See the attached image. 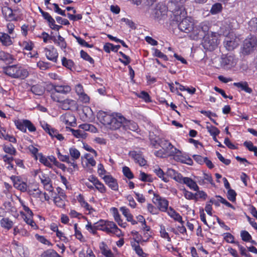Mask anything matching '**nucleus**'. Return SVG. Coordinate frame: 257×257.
Returning <instances> with one entry per match:
<instances>
[{
	"label": "nucleus",
	"mask_w": 257,
	"mask_h": 257,
	"mask_svg": "<svg viewBox=\"0 0 257 257\" xmlns=\"http://www.w3.org/2000/svg\"><path fill=\"white\" fill-rule=\"evenodd\" d=\"M3 72L12 78L24 79L29 76L28 70L20 65H12L4 67Z\"/></svg>",
	"instance_id": "1"
},
{
	"label": "nucleus",
	"mask_w": 257,
	"mask_h": 257,
	"mask_svg": "<svg viewBox=\"0 0 257 257\" xmlns=\"http://www.w3.org/2000/svg\"><path fill=\"white\" fill-rule=\"evenodd\" d=\"M97 227L98 230L105 232L108 234H114L118 237L122 235L121 230L112 221L100 219L97 222Z\"/></svg>",
	"instance_id": "2"
},
{
	"label": "nucleus",
	"mask_w": 257,
	"mask_h": 257,
	"mask_svg": "<svg viewBox=\"0 0 257 257\" xmlns=\"http://www.w3.org/2000/svg\"><path fill=\"white\" fill-rule=\"evenodd\" d=\"M132 234L133 235V240L131 241V244L132 248L135 251L136 253L140 256L146 257V254L143 251L142 248L140 245V243L143 242H146L148 240L151 236L149 233H147V238H143L140 236L137 231L133 230L131 232Z\"/></svg>",
	"instance_id": "3"
},
{
	"label": "nucleus",
	"mask_w": 257,
	"mask_h": 257,
	"mask_svg": "<svg viewBox=\"0 0 257 257\" xmlns=\"http://www.w3.org/2000/svg\"><path fill=\"white\" fill-rule=\"evenodd\" d=\"M186 0H171L170 7L174 13V20L176 22H179L181 17H184L186 15L187 13L183 7V5Z\"/></svg>",
	"instance_id": "4"
},
{
	"label": "nucleus",
	"mask_w": 257,
	"mask_h": 257,
	"mask_svg": "<svg viewBox=\"0 0 257 257\" xmlns=\"http://www.w3.org/2000/svg\"><path fill=\"white\" fill-rule=\"evenodd\" d=\"M38 159L37 160L45 167L53 169L54 166L62 169L64 168V165L60 163L56 159V157L53 155L46 156L42 153L39 154Z\"/></svg>",
	"instance_id": "5"
},
{
	"label": "nucleus",
	"mask_w": 257,
	"mask_h": 257,
	"mask_svg": "<svg viewBox=\"0 0 257 257\" xmlns=\"http://www.w3.org/2000/svg\"><path fill=\"white\" fill-rule=\"evenodd\" d=\"M202 43L204 48L209 51L213 50L218 44V34L216 33L210 32L203 37Z\"/></svg>",
	"instance_id": "6"
},
{
	"label": "nucleus",
	"mask_w": 257,
	"mask_h": 257,
	"mask_svg": "<svg viewBox=\"0 0 257 257\" xmlns=\"http://www.w3.org/2000/svg\"><path fill=\"white\" fill-rule=\"evenodd\" d=\"M240 42V39L239 37L233 33H229L224 39V45L227 50L231 51L236 48Z\"/></svg>",
	"instance_id": "7"
},
{
	"label": "nucleus",
	"mask_w": 257,
	"mask_h": 257,
	"mask_svg": "<svg viewBox=\"0 0 257 257\" xmlns=\"http://www.w3.org/2000/svg\"><path fill=\"white\" fill-rule=\"evenodd\" d=\"M179 23L178 24L179 29L182 32L185 33H189L191 31L194 26L193 20L191 17H187L186 16L181 17V19L177 22Z\"/></svg>",
	"instance_id": "8"
},
{
	"label": "nucleus",
	"mask_w": 257,
	"mask_h": 257,
	"mask_svg": "<svg viewBox=\"0 0 257 257\" xmlns=\"http://www.w3.org/2000/svg\"><path fill=\"white\" fill-rule=\"evenodd\" d=\"M152 201L160 211L167 212L169 208V201L165 198L162 197L158 194H154Z\"/></svg>",
	"instance_id": "9"
},
{
	"label": "nucleus",
	"mask_w": 257,
	"mask_h": 257,
	"mask_svg": "<svg viewBox=\"0 0 257 257\" xmlns=\"http://www.w3.org/2000/svg\"><path fill=\"white\" fill-rule=\"evenodd\" d=\"M256 46V38L252 36H249L243 42L242 52L245 54H248L253 51Z\"/></svg>",
	"instance_id": "10"
},
{
	"label": "nucleus",
	"mask_w": 257,
	"mask_h": 257,
	"mask_svg": "<svg viewBox=\"0 0 257 257\" xmlns=\"http://www.w3.org/2000/svg\"><path fill=\"white\" fill-rule=\"evenodd\" d=\"M125 122V118L120 113H113L112 120L108 127L110 129L115 130L123 126Z\"/></svg>",
	"instance_id": "11"
},
{
	"label": "nucleus",
	"mask_w": 257,
	"mask_h": 257,
	"mask_svg": "<svg viewBox=\"0 0 257 257\" xmlns=\"http://www.w3.org/2000/svg\"><path fill=\"white\" fill-rule=\"evenodd\" d=\"M13 182L14 187L22 192H25L27 189V184L22 181L21 178L18 176L12 175L10 177Z\"/></svg>",
	"instance_id": "12"
},
{
	"label": "nucleus",
	"mask_w": 257,
	"mask_h": 257,
	"mask_svg": "<svg viewBox=\"0 0 257 257\" xmlns=\"http://www.w3.org/2000/svg\"><path fill=\"white\" fill-rule=\"evenodd\" d=\"M45 55L47 59L53 62L57 63L58 53L53 46H49L44 49Z\"/></svg>",
	"instance_id": "13"
},
{
	"label": "nucleus",
	"mask_w": 257,
	"mask_h": 257,
	"mask_svg": "<svg viewBox=\"0 0 257 257\" xmlns=\"http://www.w3.org/2000/svg\"><path fill=\"white\" fill-rule=\"evenodd\" d=\"M167 8L163 4H158L153 11V16L155 19L161 20L166 16Z\"/></svg>",
	"instance_id": "14"
},
{
	"label": "nucleus",
	"mask_w": 257,
	"mask_h": 257,
	"mask_svg": "<svg viewBox=\"0 0 257 257\" xmlns=\"http://www.w3.org/2000/svg\"><path fill=\"white\" fill-rule=\"evenodd\" d=\"M75 91L78 96L79 100L83 103H88L90 98L88 95L84 92L83 86L79 83L75 85Z\"/></svg>",
	"instance_id": "15"
},
{
	"label": "nucleus",
	"mask_w": 257,
	"mask_h": 257,
	"mask_svg": "<svg viewBox=\"0 0 257 257\" xmlns=\"http://www.w3.org/2000/svg\"><path fill=\"white\" fill-rule=\"evenodd\" d=\"M112 116L113 113H109L103 111H99L97 114V117L99 121L107 127L112 120Z\"/></svg>",
	"instance_id": "16"
},
{
	"label": "nucleus",
	"mask_w": 257,
	"mask_h": 257,
	"mask_svg": "<svg viewBox=\"0 0 257 257\" xmlns=\"http://www.w3.org/2000/svg\"><path fill=\"white\" fill-rule=\"evenodd\" d=\"M13 234L15 236L19 235L21 237H29L30 233L27 229L26 225L19 224L14 227Z\"/></svg>",
	"instance_id": "17"
},
{
	"label": "nucleus",
	"mask_w": 257,
	"mask_h": 257,
	"mask_svg": "<svg viewBox=\"0 0 257 257\" xmlns=\"http://www.w3.org/2000/svg\"><path fill=\"white\" fill-rule=\"evenodd\" d=\"M236 60L233 55H228L222 58L221 65L225 69H230L236 64Z\"/></svg>",
	"instance_id": "18"
},
{
	"label": "nucleus",
	"mask_w": 257,
	"mask_h": 257,
	"mask_svg": "<svg viewBox=\"0 0 257 257\" xmlns=\"http://www.w3.org/2000/svg\"><path fill=\"white\" fill-rule=\"evenodd\" d=\"M39 179L45 189L49 192H52L53 190L51 179L47 174L44 173H41L40 174Z\"/></svg>",
	"instance_id": "19"
},
{
	"label": "nucleus",
	"mask_w": 257,
	"mask_h": 257,
	"mask_svg": "<svg viewBox=\"0 0 257 257\" xmlns=\"http://www.w3.org/2000/svg\"><path fill=\"white\" fill-rule=\"evenodd\" d=\"M173 159L178 162L189 165H192L193 164L192 160L187 155L183 154L179 150H178V152L175 154Z\"/></svg>",
	"instance_id": "20"
},
{
	"label": "nucleus",
	"mask_w": 257,
	"mask_h": 257,
	"mask_svg": "<svg viewBox=\"0 0 257 257\" xmlns=\"http://www.w3.org/2000/svg\"><path fill=\"white\" fill-rule=\"evenodd\" d=\"M129 156L133 159L135 162L141 166H144L146 164V161L143 158L140 152L132 151L129 153Z\"/></svg>",
	"instance_id": "21"
},
{
	"label": "nucleus",
	"mask_w": 257,
	"mask_h": 257,
	"mask_svg": "<svg viewBox=\"0 0 257 257\" xmlns=\"http://www.w3.org/2000/svg\"><path fill=\"white\" fill-rule=\"evenodd\" d=\"M103 180L105 182V184L107 185L112 190H118V185L117 181L111 176H104L103 177Z\"/></svg>",
	"instance_id": "22"
},
{
	"label": "nucleus",
	"mask_w": 257,
	"mask_h": 257,
	"mask_svg": "<svg viewBox=\"0 0 257 257\" xmlns=\"http://www.w3.org/2000/svg\"><path fill=\"white\" fill-rule=\"evenodd\" d=\"M180 183H183L188 187L190 189L194 191H198L199 189L196 182L189 177H184L182 176Z\"/></svg>",
	"instance_id": "23"
},
{
	"label": "nucleus",
	"mask_w": 257,
	"mask_h": 257,
	"mask_svg": "<svg viewBox=\"0 0 257 257\" xmlns=\"http://www.w3.org/2000/svg\"><path fill=\"white\" fill-rule=\"evenodd\" d=\"M66 196L63 192H59L58 195L54 198V202L55 205L60 208H63L65 206V200Z\"/></svg>",
	"instance_id": "24"
},
{
	"label": "nucleus",
	"mask_w": 257,
	"mask_h": 257,
	"mask_svg": "<svg viewBox=\"0 0 257 257\" xmlns=\"http://www.w3.org/2000/svg\"><path fill=\"white\" fill-rule=\"evenodd\" d=\"M61 121L66 125L73 126L75 123L76 119L75 116L69 113H66L62 115L60 117Z\"/></svg>",
	"instance_id": "25"
},
{
	"label": "nucleus",
	"mask_w": 257,
	"mask_h": 257,
	"mask_svg": "<svg viewBox=\"0 0 257 257\" xmlns=\"http://www.w3.org/2000/svg\"><path fill=\"white\" fill-rule=\"evenodd\" d=\"M0 43L2 46L9 47L13 44V42L11 36L7 33L0 32Z\"/></svg>",
	"instance_id": "26"
},
{
	"label": "nucleus",
	"mask_w": 257,
	"mask_h": 257,
	"mask_svg": "<svg viewBox=\"0 0 257 257\" xmlns=\"http://www.w3.org/2000/svg\"><path fill=\"white\" fill-rule=\"evenodd\" d=\"M52 89L58 93L67 94L71 90V87L68 85H52Z\"/></svg>",
	"instance_id": "27"
},
{
	"label": "nucleus",
	"mask_w": 257,
	"mask_h": 257,
	"mask_svg": "<svg viewBox=\"0 0 257 257\" xmlns=\"http://www.w3.org/2000/svg\"><path fill=\"white\" fill-rule=\"evenodd\" d=\"M166 175L168 178L170 177L179 183L181 181V179L183 176L180 173H179L178 172L171 168H168L167 169L166 172Z\"/></svg>",
	"instance_id": "28"
},
{
	"label": "nucleus",
	"mask_w": 257,
	"mask_h": 257,
	"mask_svg": "<svg viewBox=\"0 0 257 257\" xmlns=\"http://www.w3.org/2000/svg\"><path fill=\"white\" fill-rule=\"evenodd\" d=\"M168 215L175 221H178L181 224L184 223L182 216L177 212L172 207H170L167 212Z\"/></svg>",
	"instance_id": "29"
},
{
	"label": "nucleus",
	"mask_w": 257,
	"mask_h": 257,
	"mask_svg": "<svg viewBox=\"0 0 257 257\" xmlns=\"http://www.w3.org/2000/svg\"><path fill=\"white\" fill-rule=\"evenodd\" d=\"M99 247L101 253L105 257H114L113 253L104 242H100Z\"/></svg>",
	"instance_id": "30"
},
{
	"label": "nucleus",
	"mask_w": 257,
	"mask_h": 257,
	"mask_svg": "<svg viewBox=\"0 0 257 257\" xmlns=\"http://www.w3.org/2000/svg\"><path fill=\"white\" fill-rule=\"evenodd\" d=\"M190 38L191 39L197 40L199 39H201L203 37L202 34L201 33V30L199 29L198 26L194 27L190 32L189 35Z\"/></svg>",
	"instance_id": "31"
},
{
	"label": "nucleus",
	"mask_w": 257,
	"mask_h": 257,
	"mask_svg": "<svg viewBox=\"0 0 257 257\" xmlns=\"http://www.w3.org/2000/svg\"><path fill=\"white\" fill-rule=\"evenodd\" d=\"M233 85L247 93H251L252 92V89L248 87V83L245 81L235 82L233 83Z\"/></svg>",
	"instance_id": "32"
},
{
	"label": "nucleus",
	"mask_w": 257,
	"mask_h": 257,
	"mask_svg": "<svg viewBox=\"0 0 257 257\" xmlns=\"http://www.w3.org/2000/svg\"><path fill=\"white\" fill-rule=\"evenodd\" d=\"M123 127L126 130H130L135 132L138 130L139 127L136 122L131 120H127L125 118V122L123 123Z\"/></svg>",
	"instance_id": "33"
},
{
	"label": "nucleus",
	"mask_w": 257,
	"mask_h": 257,
	"mask_svg": "<svg viewBox=\"0 0 257 257\" xmlns=\"http://www.w3.org/2000/svg\"><path fill=\"white\" fill-rule=\"evenodd\" d=\"M26 121L27 119H17L14 121L15 124L18 130L23 133H26Z\"/></svg>",
	"instance_id": "34"
},
{
	"label": "nucleus",
	"mask_w": 257,
	"mask_h": 257,
	"mask_svg": "<svg viewBox=\"0 0 257 257\" xmlns=\"http://www.w3.org/2000/svg\"><path fill=\"white\" fill-rule=\"evenodd\" d=\"M14 60V57L11 54L3 51H0V60L6 62L12 63Z\"/></svg>",
	"instance_id": "35"
},
{
	"label": "nucleus",
	"mask_w": 257,
	"mask_h": 257,
	"mask_svg": "<svg viewBox=\"0 0 257 257\" xmlns=\"http://www.w3.org/2000/svg\"><path fill=\"white\" fill-rule=\"evenodd\" d=\"M154 172L156 175L161 178L164 182H168L169 181V178H168L166 173L159 167H157L154 170Z\"/></svg>",
	"instance_id": "36"
},
{
	"label": "nucleus",
	"mask_w": 257,
	"mask_h": 257,
	"mask_svg": "<svg viewBox=\"0 0 257 257\" xmlns=\"http://www.w3.org/2000/svg\"><path fill=\"white\" fill-rule=\"evenodd\" d=\"M70 131L76 138L84 139L87 137V134L81 130H75L73 128H70Z\"/></svg>",
	"instance_id": "37"
},
{
	"label": "nucleus",
	"mask_w": 257,
	"mask_h": 257,
	"mask_svg": "<svg viewBox=\"0 0 257 257\" xmlns=\"http://www.w3.org/2000/svg\"><path fill=\"white\" fill-rule=\"evenodd\" d=\"M79 257H95L92 249L89 247L83 248L79 253Z\"/></svg>",
	"instance_id": "38"
},
{
	"label": "nucleus",
	"mask_w": 257,
	"mask_h": 257,
	"mask_svg": "<svg viewBox=\"0 0 257 257\" xmlns=\"http://www.w3.org/2000/svg\"><path fill=\"white\" fill-rule=\"evenodd\" d=\"M1 225L3 228L9 230L13 227L14 223L8 218H3L1 220Z\"/></svg>",
	"instance_id": "39"
},
{
	"label": "nucleus",
	"mask_w": 257,
	"mask_h": 257,
	"mask_svg": "<svg viewBox=\"0 0 257 257\" xmlns=\"http://www.w3.org/2000/svg\"><path fill=\"white\" fill-rule=\"evenodd\" d=\"M69 155L72 160L74 161L78 160L80 156V153L78 150L74 147H71L69 149Z\"/></svg>",
	"instance_id": "40"
},
{
	"label": "nucleus",
	"mask_w": 257,
	"mask_h": 257,
	"mask_svg": "<svg viewBox=\"0 0 257 257\" xmlns=\"http://www.w3.org/2000/svg\"><path fill=\"white\" fill-rule=\"evenodd\" d=\"M75 101L71 99H66L65 100H62L61 101V106L63 109L68 110L70 107L73 105Z\"/></svg>",
	"instance_id": "41"
},
{
	"label": "nucleus",
	"mask_w": 257,
	"mask_h": 257,
	"mask_svg": "<svg viewBox=\"0 0 257 257\" xmlns=\"http://www.w3.org/2000/svg\"><path fill=\"white\" fill-rule=\"evenodd\" d=\"M48 134L52 138H55L60 141H62L64 140V137L62 136V135L59 134V132L54 128H52V129H51V131H50V132H49Z\"/></svg>",
	"instance_id": "42"
},
{
	"label": "nucleus",
	"mask_w": 257,
	"mask_h": 257,
	"mask_svg": "<svg viewBox=\"0 0 257 257\" xmlns=\"http://www.w3.org/2000/svg\"><path fill=\"white\" fill-rule=\"evenodd\" d=\"M206 128L211 136H218L220 131L215 126L211 125L209 122L207 123Z\"/></svg>",
	"instance_id": "43"
},
{
	"label": "nucleus",
	"mask_w": 257,
	"mask_h": 257,
	"mask_svg": "<svg viewBox=\"0 0 257 257\" xmlns=\"http://www.w3.org/2000/svg\"><path fill=\"white\" fill-rule=\"evenodd\" d=\"M120 47L119 45H114L112 44L108 43L104 45L103 49L106 52L109 53L110 51L117 52Z\"/></svg>",
	"instance_id": "44"
},
{
	"label": "nucleus",
	"mask_w": 257,
	"mask_h": 257,
	"mask_svg": "<svg viewBox=\"0 0 257 257\" xmlns=\"http://www.w3.org/2000/svg\"><path fill=\"white\" fill-rule=\"evenodd\" d=\"M198 27L199 29L201 30V33L202 34L203 37L207 35L208 33H210V32H208L209 26L208 23L205 22L201 23L199 26Z\"/></svg>",
	"instance_id": "45"
},
{
	"label": "nucleus",
	"mask_w": 257,
	"mask_h": 257,
	"mask_svg": "<svg viewBox=\"0 0 257 257\" xmlns=\"http://www.w3.org/2000/svg\"><path fill=\"white\" fill-rule=\"evenodd\" d=\"M31 90L34 94L38 95H42L44 92L43 87L39 84L32 86Z\"/></svg>",
	"instance_id": "46"
},
{
	"label": "nucleus",
	"mask_w": 257,
	"mask_h": 257,
	"mask_svg": "<svg viewBox=\"0 0 257 257\" xmlns=\"http://www.w3.org/2000/svg\"><path fill=\"white\" fill-rule=\"evenodd\" d=\"M61 61L62 65L68 69L72 70L74 67V63L70 59H68L65 57H63Z\"/></svg>",
	"instance_id": "47"
},
{
	"label": "nucleus",
	"mask_w": 257,
	"mask_h": 257,
	"mask_svg": "<svg viewBox=\"0 0 257 257\" xmlns=\"http://www.w3.org/2000/svg\"><path fill=\"white\" fill-rule=\"evenodd\" d=\"M77 224L75 223L74 225V229L75 231L74 235L77 239L79 240L81 242H83L85 240V239L81 232L80 228H78Z\"/></svg>",
	"instance_id": "48"
},
{
	"label": "nucleus",
	"mask_w": 257,
	"mask_h": 257,
	"mask_svg": "<svg viewBox=\"0 0 257 257\" xmlns=\"http://www.w3.org/2000/svg\"><path fill=\"white\" fill-rule=\"evenodd\" d=\"M167 157L172 156L174 157L175 154L178 152V149L176 148L174 146L171 144V146L169 147L166 151H165Z\"/></svg>",
	"instance_id": "49"
},
{
	"label": "nucleus",
	"mask_w": 257,
	"mask_h": 257,
	"mask_svg": "<svg viewBox=\"0 0 257 257\" xmlns=\"http://www.w3.org/2000/svg\"><path fill=\"white\" fill-rule=\"evenodd\" d=\"M84 158L86 160V166L87 167H94L96 165V162L93 157H91L89 154H85Z\"/></svg>",
	"instance_id": "50"
},
{
	"label": "nucleus",
	"mask_w": 257,
	"mask_h": 257,
	"mask_svg": "<svg viewBox=\"0 0 257 257\" xmlns=\"http://www.w3.org/2000/svg\"><path fill=\"white\" fill-rule=\"evenodd\" d=\"M96 225H93L91 222H88L85 226L86 229L90 233L93 234H95L97 232V230L98 229L97 227V222L96 223Z\"/></svg>",
	"instance_id": "51"
},
{
	"label": "nucleus",
	"mask_w": 257,
	"mask_h": 257,
	"mask_svg": "<svg viewBox=\"0 0 257 257\" xmlns=\"http://www.w3.org/2000/svg\"><path fill=\"white\" fill-rule=\"evenodd\" d=\"M35 236L36 238L41 243L48 246L52 245V244L51 243V242L48 240L44 236L40 235L38 234H36Z\"/></svg>",
	"instance_id": "52"
},
{
	"label": "nucleus",
	"mask_w": 257,
	"mask_h": 257,
	"mask_svg": "<svg viewBox=\"0 0 257 257\" xmlns=\"http://www.w3.org/2000/svg\"><path fill=\"white\" fill-rule=\"evenodd\" d=\"M160 233L161 237L166 239L169 242L171 241L168 233L166 231L165 227L163 225H160Z\"/></svg>",
	"instance_id": "53"
},
{
	"label": "nucleus",
	"mask_w": 257,
	"mask_h": 257,
	"mask_svg": "<svg viewBox=\"0 0 257 257\" xmlns=\"http://www.w3.org/2000/svg\"><path fill=\"white\" fill-rule=\"evenodd\" d=\"M3 13L7 19L12 20L13 19V12L11 8L5 7L3 9Z\"/></svg>",
	"instance_id": "54"
},
{
	"label": "nucleus",
	"mask_w": 257,
	"mask_h": 257,
	"mask_svg": "<svg viewBox=\"0 0 257 257\" xmlns=\"http://www.w3.org/2000/svg\"><path fill=\"white\" fill-rule=\"evenodd\" d=\"M222 9V5L220 3L214 4L210 10V13L212 15H215L220 12Z\"/></svg>",
	"instance_id": "55"
},
{
	"label": "nucleus",
	"mask_w": 257,
	"mask_h": 257,
	"mask_svg": "<svg viewBox=\"0 0 257 257\" xmlns=\"http://www.w3.org/2000/svg\"><path fill=\"white\" fill-rule=\"evenodd\" d=\"M37 65L42 70H46L49 69L51 67V65L49 62L39 61L37 62Z\"/></svg>",
	"instance_id": "56"
},
{
	"label": "nucleus",
	"mask_w": 257,
	"mask_h": 257,
	"mask_svg": "<svg viewBox=\"0 0 257 257\" xmlns=\"http://www.w3.org/2000/svg\"><path fill=\"white\" fill-rule=\"evenodd\" d=\"M152 50L153 52V56L162 58L165 61L168 60L167 56L162 52H161L159 50L156 48H153Z\"/></svg>",
	"instance_id": "57"
},
{
	"label": "nucleus",
	"mask_w": 257,
	"mask_h": 257,
	"mask_svg": "<svg viewBox=\"0 0 257 257\" xmlns=\"http://www.w3.org/2000/svg\"><path fill=\"white\" fill-rule=\"evenodd\" d=\"M94 187L101 193H104L106 191V187L99 180L94 185Z\"/></svg>",
	"instance_id": "58"
},
{
	"label": "nucleus",
	"mask_w": 257,
	"mask_h": 257,
	"mask_svg": "<svg viewBox=\"0 0 257 257\" xmlns=\"http://www.w3.org/2000/svg\"><path fill=\"white\" fill-rule=\"evenodd\" d=\"M147 210L151 214L153 215H158L160 211L157 206L156 207L151 203L147 204Z\"/></svg>",
	"instance_id": "59"
},
{
	"label": "nucleus",
	"mask_w": 257,
	"mask_h": 257,
	"mask_svg": "<svg viewBox=\"0 0 257 257\" xmlns=\"http://www.w3.org/2000/svg\"><path fill=\"white\" fill-rule=\"evenodd\" d=\"M171 143L165 139H160L159 141V145L164 151H166L171 146Z\"/></svg>",
	"instance_id": "60"
},
{
	"label": "nucleus",
	"mask_w": 257,
	"mask_h": 257,
	"mask_svg": "<svg viewBox=\"0 0 257 257\" xmlns=\"http://www.w3.org/2000/svg\"><path fill=\"white\" fill-rule=\"evenodd\" d=\"M248 28L250 31H257V18H254L251 19L248 22Z\"/></svg>",
	"instance_id": "61"
},
{
	"label": "nucleus",
	"mask_w": 257,
	"mask_h": 257,
	"mask_svg": "<svg viewBox=\"0 0 257 257\" xmlns=\"http://www.w3.org/2000/svg\"><path fill=\"white\" fill-rule=\"evenodd\" d=\"M236 193L235 191L232 189H229L227 191V197L229 200L231 202H235L236 200Z\"/></svg>",
	"instance_id": "62"
},
{
	"label": "nucleus",
	"mask_w": 257,
	"mask_h": 257,
	"mask_svg": "<svg viewBox=\"0 0 257 257\" xmlns=\"http://www.w3.org/2000/svg\"><path fill=\"white\" fill-rule=\"evenodd\" d=\"M122 172L124 176L129 179H132L134 178V175L130 169L126 166H124L122 168Z\"/></svg>",
	"instance_id": "63"
},
{
	"label": "nucleus",
	"mask_w": 257,
	"mask_h": 257,
	"mask_svg": "<svg viewBox=\"0 0 257 257\" xmlns=\"http://www.w3.org/2000/svg\"><path fill=\"white\" fill-rule=\"evenodd\" d=\"M42 257H57V253L53 249H48L41 255Z\"/></svg>",
	"instance_id": "64"
}]
</instances>
